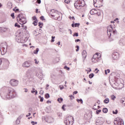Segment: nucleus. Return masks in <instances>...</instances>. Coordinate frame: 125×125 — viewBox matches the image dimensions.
I'll list each match as a JSON object with an SVG mask.
<instances>
[{"instance_id": "f257e3e1", "label": "nucleus", "mask_w": 125, "mask_h": 125, "mask_svg": "<svg viewBox=\"0 0 125 125\" xmlns=\"http://www.w3.org/2000/svg\"><path fill=\"white\" fill-rule=\"evenodd\" d=\"M15 96H16L15 90L11 88H8V93L6 95V98H7V99H11V98H14Z\"/></svg>"}, {"instance_id": "f03ea898", "label": "nucleus", "mask_w": 125, "mask_h": 125, "mask_svg": "<svg viewBox=\"0 0 125 125\" xmlns=\"http://www.w3.org/2000/svg\"><path fill=\"white\" fill-rule=\"evenodd\" d=\"M85 5V2L83 0H78L74 3V6L77 9H81Z\"/></svg>"}, {"instance_id": "7ed1b4c3", "label": "nucleus", "mask_w": 125, "mask_h": 125, "mask_svg": "<svg viewBox=\"0 0 125 125\" xmlns=\"http://www.w3.org/2000/svg\"><path fill=\"white\" fill-rule=\"evenodd\" d=\"M7 50V43L6 42H3L0 44V50L1 52V54L2 55H4L6 53Z\"/></svg>"}, {"instance_id": "20e7f679", "label": "nucleus", "mask_w": 125, "mask_h": 125, "mask_svg": "<svg viewBox=\"0 0 125 125\" xmlns=\"http://www.w3.org/2000/svg\"><path fill=\"white\" fill-rule=\"evenodd\" d=\"M115 35H117V30H114L112 25H109L107 27V36L110 37L111 36H114Z\"/></svg>"}, {"instance_id": "39448f33", "label": "nucleus", "mask_w": 125, "mask_h": 125, "mask_svg": "<svg viewBox=\"0 0 125 125\" xmlns=\"http://www.w3.org/2000/svg\"><path fill=\"white\" fill-rule=\"evenodd\" d=\"M17 19L18 21L19 20L20 22H21V23H20V24L21 25H23V24H26V23H27L26 18L23 17V14H19L17 18Z\"/></svg>"}, {"instance_id": "423d86ee", "label": "nucleus", "mask_w": 125, "mask_h": 125, "mask_svg": "<svg viewBox=\"0 0 125 125\" xmlns=\"http://www.w3.org/2000/svg\"><path fill=\"white\" fill-rule=\"evenodd\" d=\"M101 57V55H100V53H96L92 58V62L93 63H97V62H99Z\"/></svg>"}, {"instance_id": "0eeeda50", "label": "nucleus", "mask_w": 125, "mask_h": 125, "mask_svg": "<svg viewBox=\"0 0 125 125\" xmlns=\"http://www.w3.org/2000/svg\"><path fill=\"white\" fill-rule=\"evenodd\" d=\"M73 119L74 118L72 116H68L64 121V124L66 125H73V124H74V122H73Z\"/></svg>"}, {"instance_id": "6e6552de", "label": "nucleus", "mask_w": 125, "mask_h": 125, "mask_svg": "<svg viewBox=\"0 0 125 125\" xmlns=\"http://www.w3.org/2000/svg\"><path fill=\"white\" fill-rule=\"evenodd\" d=\"M114 125H124V120L120 117L116 118L114 122Z\"/></svg>"}, {"instance_id": "1a4fd4ad", "label": "nucleus", "mask_w": 125, "mask_h": 125, "mask_svg": "<svg viewBox=\"0 0 125 125\" xmlns=\"http://www.w3.org/2000/svg\"><path fill=\"white\" fill-rule=\"evenodd\" d=\"M19 83V81L17 80L12 79L10 81V84L12 86H17Z\"/></svg>"}, {"instance_id": "9d476101", "label": "nucleus", "mask_w": 125, "mask_h": 125, "mask_svg": "<svg viewBox=\"0 0 125 125\" xmlns=\"http://www.w3.org/2000/svg\"><path fill=\"white\" fill-rule=\"evenodd\" d=\"M45 121L48 124H52V123H53L54 120L52 117L48 116L45 118Z\"/></svg>"}, {"instance_id": "9b49d317", "label": "nucleus", "mask_w": 125, "mask_h": 125, "mask_svg": "<svg viewBox=\"0 0 125 125\" xmlns=\"http://www.w3.org/2000/svg\"><path fill=\"white\" fill-rule=\"evenodd\" d=\"M112 57L113 60H117V59H119V53H118L117 52H114L112 53Z\"/></svg>"}, {"instance_id": "f8f14e48", "label": "nucleus", "mask_w": 125, "mask_h": 125, "mask_svg": "<svg viewBox=\"0 0 125 125\" xmlns=\"http://www.w3.org/2000/svg\"><path fill=\"white\" fill-rule=\"evenodd\" d=\"M105 123V120H104V119L103 118H100L99 120H97L96 122V124L97 125H102Z\"/></svg>"}, {"instance_id": "ddd939ff", "label": "nucleus", "mask_w": 125, "mask_h": 125, "mask_svg": "<svg viewBox=\"0 0 125 125\" xmlns=\"http://www.w3.org/2000/svg\"><path fill=\"white\" fill-rule=\"evenodd\" d=\"M30 66H31V63L29 62H25L22 64V67H23V68H29Z\"/></svg>"}, {"instance_id": "4468645a", "label": "nucleus", "mask_w": 125, "mask_h": 125, "mask_svg": "<svg viewBox=\"0 0 125 125\" xmlns=\"http://www.w3.org/2000/svg\"><path fill=\"white\" fill-rule=\"evenodd\" d=\"M6 30H7V28L5 27H0V35H2L3 33L6 32Z\"/></svg>"}, {"instance_id": "2eb2a0df", "label": "nucleus", "mask_w": 125, "mask_h": 125, "mask_svg": "<svg viewBox=\"0 0 125 125\" xmlns=\"http://www.w3.org/2000/svg\"><path fill=\"white\" fill-rule=\"evenodd\" d=\"M94 1V5L95 6V3H97L98 4H100V3H102L103 2V0H93Z\"/></svg>"}, {"instance_id": "dca6fc26", "label": "nucleus", "mask_w": 125, "mask_h": 125, "mask_svg": "<svg viewBox=\"0 0 125 125\" xmlns=\"http://www.w3.org/2000/svg\"><path fill=\"white\" fill-rule=\"evenodd\" d=\"M86 56H87V54L86 53V51L83 50L82 52V57L83 58H84L83 61H84V59L86 58Z\"/></svg>"}, {"instance_id": "f3484780", "label": "nucleus", "mask_w": 125, "mask_h": 125, "mask_svg": "<svg viewBox=\"0 0 125 125\" xmlns=\"http://www.w3.org/2000/svg\"><path fill=\"white\" fill-rule=\"evenodd\" d=\"M90 14H91V15H93L97 13V11L95 9H92L90 10Z\"/></svg>"}, {"instance_id": "a211bd4d", "label": "nucleus", "mask_w": 125, "mask_h": 125, "mask_svg": "<svg viewBox=\"0 0 125 125\" xmlns=\"http://www.w3.org/2000/svg\"><path fill=\"white\" fill-rule=\"evenodd\" d=\"M7 6L9 9H11L12 7V3L11 2H8L7 4Z\"/></svg>"}, {"instance_id": "6ab92c4d", "label": "nucleus", "mask_w": 125, "mask_h": 125, "mask_svg": "<svg viewBox=\"0 0 125 125\" xmlns=\"http://www.w3.org/2000/svg\"><path fill=\"white\" fill-rule=\"evenodd\" d=\"M109 102H110V100L109 99V98H106L104 101V104H108V103H109Z\"/></svg>"}, {"instance_id": "aec40b11", "label": "nucleus", "mask_w": 125, "mask_h": 125, "mask_svg": "<svg viewBox=\"0 0 125 125\" xmlns=\"http://www.w3.org/2000/svg\"><path fill=\"white\" fill-rule=\"evenodd\" d=\"M18 42H21V43H24V42H26V41H25V39L21 38L20 40H19L18 41Z\"/></svg>"}, {"instance_id": "412c9836", "label": "nucleus", "mask_w": 125, "mask_h": 125, "mask_svg": "<svg viewBox=\"0 0 125 125\" xmlns=\"http://www.w3.org/2000/svg\"><path fill=\"white\" fill-rule=\"evenodd\" d=\"M35 95H37L38 94V91L35 90V88H32V90L31 91V93H35Z\"/></svg>"}, {"instance_id": "4be33fe9", "label": "nucleus", "mask_w": 125, "mask_h": 125, "mask_svg": "<svg viewBox=\"0 0 125 125\" xmlns=\"http://www.w3.org/2000/svg\"><path fill=\"white\" fill-rule=\"evenodd\" d=\"M21 120L19 119L18 118H17V119L16 121V125H20V122H21Z\"/></svg>"}, {"instance_id": "5701e85b", "label": "nucleus", "mask_w": 125, "mask_h": 125, "mask_svg": "<svg viewBox=\"0 0 125 125\" xmlns=\"http://www.w3.org/2000/svg\"><path fill=\"white\" fill-rule=\"evenodd\" d=\"M38 22H39V20H38L34 21L33 22V25L34 26H37V25H38Z\"/></svg>"}, {"instance_id": "b1692460", "label": "nucleus", "mask_w": 125, "mask_h": 125, "mask_svg": "<svg viewBox=\"0 0 125 125\" xmlns=\"http://www.w3.org/2000/svg\"><path fill=\"white\" fill-rule=\"evenodd\" d=\"M103 113H106L108 112V108H104L103 109Z\"/></svg>"}, {"instance_id": "393cba45", "label": "nucleus", "mask_w": 125, "mask_h": 125, "mask_svg": "<svg viewBox=\"0 0 125 125\" xmlns=\"http://www.w3.org/2000/svg\"><path fill=\"white\" fill-rule=\"evenodd\" d=\"M62 101H63V98H59L57 99V102H59V103H61L62 102Z\"/></svg>"}, {"instance_id": "a878e982", "label": "nucleus", "mask_w": 125, "mask_h": 125, "mask_svg": "<svg viewBox=\"0 0 125 125\" xmlns=\"http://www.w3.org/2000/svg\"><path fill=\"white\" fill-rule=\"evenodd\" d=\"M76 101H77V102H78V103H80V102H81V104H83V99H77Z\"/></svg>"}, {"instance_id": "bb28decb", "label": "nucleus", "mask_w": 125, "mask_h": 125, "mask_svg": "<svg viewBox=\"0 0 125 125\" xmlns=\"http://www.w3.org/2000/svg\"><path fill=\"white\" fill-rule=\"evenodd\" d=\"M29 38H30V35L27 34V36L24 38V42H27Z\"/></svg>"}, {"instance_id": "cd10ccee", "label": "nucleus", "mask_w": 125, "mask_h": 125, "mask_svg": "<svg viewBox=\"0 0 125 125\" xmlns=\"http://www.w3.org/2000/svg\"><path fill=\"white\" fill-rule=\"evenodd\" d=\"M94 77V74L91 73L89 75V79H92Z\"/></svg>"}, {"instance_id": "c85d7f7f", "label": "nucleus", "mask_w": 125, "mask_h": 125, "mask_svg": "<svg viewBox=\"0 0 125 125\" xmlns=\"http://www.w3.org/2000/svg\"><path fill=\"white\" fill-rule=\"evenodd\" d=\"M24 113H22L18 117V118L20 119V120H21V119L24 117Z\"/></svg>"}, {"instance_id": "c756f323", "label": "nucleus", "mask_w": 125, "mask_h": 125, "mask_svg": "<svg viewBox=\"0 0 125 125\" xmlns=\"http://www.w3.org/2000/svg\"><path fill=\"white\" fill-rule=\"evenodd\" d=\"M50 97V96L49 95V94L46 93V94L45 95V98L46 99H48V98H49Z\"/></svg>"}, {"instance_id": "7c9ffc66", "label": "nucleus", "mask_w": 125, "mask_h": 125, "mask_svg": "<svg viewBox=\"0 0 125 125\" xmlns=\"http://www.w3.org/2000/svg\"><path fill=\"white\" fill-rule=\"evenodd\" d=\"M39 48H36V50L34 51L33 53H34V54H38V52H39Z\"/></svg>"}, {"instance_id": "2f4dec72", "label": "nucleus", "mask_w": 125, "mask_h": 125, "mask_svg": "<svg viewBox=\"0 0 125 125\" xmlns=\"http://www.w3.org/2000/svg\"><path fill=\"white\" fill-rule=\"evenodd\" d=\"M15 27H17V28H21V27L20 25L18 24V23H17V22L15 23Z\"/></svg>"}, {"instance_id": "473e14b6", "label": "nucleus", "mask_w": 125, "mask_h": 125, "mask_svg": "<svg viewBox=\"0 0 125 125\" xmlns=\"http://www.w3.org/2000/svg\"><path fill=\"white\" fill-rule=\"evenodd\" d=\"M51 13H55L57 15V12L55 11L54 9L51 10Z\"/></svg>"}, {"instance_id": "72a5a7b5", "label": "nucleus", "mask_w": 125, "mask_h": 125, "mask_svg": "<svg viewBox=\"0 0 125 125\" xmlns=\"http://www.w3.org/2000/svg\"><path fill=\"white\" fill-rule=\"evenodd\" d=\"M118 110L116 109L115 111H113L112 113H113V114H114V115H117V114H118Z\"/></svg>"}, {"instance_id": "f704fd0d", "label": "nucleus", "mask_w": 125, "mask_h": 125, "mask_svg": "<svg viewBox=\"0 0 125 125\" xmlns=\"http://www.w3.org/2000/svg\"><path fill=\"white\" fill-rule=\"evenodd\" d=\"M39 98L40 99L41 102H42L43 101V97H42V96H39Z\"/></svg>"}, {"instance_id": "c9c22d12", "label": "nucleus", "mask_w": 125, "mask_h": 125, "mask_svg": "<svg viewBox=\"0 0 125 125\" xmlns=\"http://www.w3.org/2000/svg\"><path fill=\"white\" fill-rule=\"evenodd\" d=\"M101 112V109H100V110H97L96 111V114L97 115H99V113Z\"/></svg>"}, {"instance_id": "e433bc0d", "label": "nucleus", "mask_w": 125, "mask_h": 125, "mask_svg": "<svg viewBox=\"0 0 125 125\" xmlns=\"http://www.w3.org/2000/svg\"><path fill=\"white\" fill-rule=\"evenodd\" d=\"M76 48H77L76 49V51L77 52H78V51H79V50H80V46H79V45H77V46H76Z\"/></svg>"}, {"instance_id": "4c0bfd02", "label": "nucleus", "mask_w": 125, "mask_h": 125, "mask_svg": "<svg viewBox=\"0 0 125 125\" xmlns=\"http://www.w3.org/2000/svg\"><path fill=\"white\" fill-rule=\"evenodd\" d=\"M73 37H79V33L75 32L73 34Z\"/></svg>"}, {"instance_id": "58836bf2", "label": "nucleus", "mask_w": 125, "mask_h": 125, "mask_svg": "<svg viewBox=\"0 0 125 125\" xmlns=\"http://www.w3.org/2000/svg\"><path fill=\"white\" fill-rule=\"evenodd\" d=\"M42 22H39L38 23V26L40 27V28H42Z\"/></svg>"}, {"instance_id": "ea45409f", "label": "nucleus", "mask_w": 125, "mask_h": 125, "mask_svg": "<svg viewBox=\"0 0 125 125\" xmlns=\"http://www.w3.org/2000/svg\"><path fill=\"white\" fill-rule=\"evenodd\" d=\"M54 39H55V36H52V40L51 41V42H54Z\"/></svg>"}, {"instance_id": "a19ab883", "label": "nucleus", "mask_w": 125, "mask_h": 125, "mask_svg": "<svg viewBox=\"0 0 125 125\" xmlns=\"http://www.w3.org/2000/svg\"><path fill=\"white\" fill-rule=\"evenodd\" d=\"M64 69H66L67 71H70V67H68L67 66H64Z\"/></svg>"}, {"instance_id": "79ce46f5", "label": "nucleus", "mask_w": 125, "mask_h": 125, "mask_svg": "<svg viewBox=\"0 0 125 125\" xmlns=\"http://www.w3.org/2000/svg\"><path fill=\"white\" fill-rule=\"evenodd\" d=\"M111 98L112 100H115V99H116V96H115L114 95H112L111 96Z\"/></svg>"}, {"instance_id": "37998d69", "label": "nucleus", "mask_w": 125, "mask_h": 125, "mask_svg": "<svg viewBox=\"0 0 125 125\" xmlns=\"http://www.w3.org/2000/svg\"><path fill=\"white\" fill-rule=\"evenodd\" d=\"M79 26H80V23H75V27H79Z\"/></svg>"}, {"instance_id": "c03bdc74", "label": "nucleus", "mask_w": 125, "mask_h": 125, "mask_svg": "<svg viewBox=\"0 0 125 125\" xmlns=\"http://www.w3.org/2000/svg\"><path fill=\"white\" fill-rule=\"evenodd\" d=\"M37 77L38 78H39V79H40V80H42V75H38Z\"/></svg>"}, {"instance_id": "a18cd8bd", "label": "nucleus", "mask_w": 125, "mask_h": 125, "mask_svg": "<svg viewBox=\"0 0 125 125\" xmlns=\"http://www.w3.org/2000/svg\"><path fill=\"white\" fill-rule=\"evenodd\" d=\"M11 17H12L13 19H14V18H15V17H14V13H12L11 14Z\"/></svg>"}, {"instance_id": "49530a36", "label": "nucleus", "mask_w": 125, "mask_h": 125, "mask_svg": "<svg viewBox=\"0 0 125 125\" xmlns=\"http://www.w3.org/2000/svg\"><path fill=\"white\" fill-rule=\"evenodd\" d=\"M125 98L122 99V100H121V103H122L123 104H124V103H125Z\"/></svg>"}, {"instance_id": "de8ad7c7", "label": "nucleus", "mask_w": 125, "mask_h": 125, "mask_svg": "<svg viewBox=\"0 0 125 125\" xmlns=\"http://www.w3.org/2000/svg\"><path fill=\"white\" fill-rule=\"evenodd\" d=\"M34 61H35V63L36 64H39V61L38 62V60H37V59H35L34 60Z\"/></svg>"}, {"instance_id": "09e8293b", "label": "nucleus", "mask_w": 125, "mask_h": 125, "mask_svg": "<svg viewBox=\"0 0 125 125\" xmlns=\"http://www.w3.org/2000/svg\"><path fill=\"white\" fill-rule=\"evenodd\" d=\"M64 2L65 3H69L70 2V0H65Z\"/></svg>"}, {"instance_id": "8fccbe9b", "label": "nucleus", "mask_w": 125, "mask_h": 125, "mask_svg": "<svg viewBox=\"0 0 125 125\" xmlns=\"http://www.w3.org/2000/svg\"><path fill=\"white\" fill-rule=\"evenodd\" d=\"M59 87L60 88L61 90H62V89H64V87H63V86H62V87H61V85L59 86Z\"/></svg>"}, {"instance_id": "3c124183", "label": "nucleus", "mask_w": 125, "mask_h": 125, "mask_svg": "<svg viewBox=\"0 0 125 125\" xmlns=\"http://www.w3.org/2000/svg\"><path fill=\"white\" fill-rule=\"evenodd\" d=\"M62 110H63V111H65V105L63 104L62 107Z\"/></svg>"}, {"instance_id": "603ef678", "label": "nucleus", "mask_w": 125, "mask_h": 125, "mask_svg": "<svg viewBox=\"0 0 125 125\" xmlns=\"http://www.w3.org/2000/svg\"><path fill=\"white\" fill-rule=\"evenodd\" d=\"M33 20L36 21L37 20V17L36 16H34L32 17Z\"/></svg>"}, {"instance_id": "864d4df0", "label": "nucleus", "mask_w": 125, "mask_h": 125, "mask_svg": "<svg viewBox=\"0 0 125 125\" xmlns=\"http://www.w3.org/2000/svg\"><path fill=\"white\" fill-rule=\"evenodd\" d=\"M96 14H97V15H98V16H100L101 14L100 12H98L97 11V13Z\"/></svg>"}, {"instance_id": "5fc2aeb1", "label": "nucleus", "mask_w": 125, "mask_h": 125, "mask_svg": "<svg viewBox=\"0 0 125 125\" xmlns=\"http://www.w3.org/2000/svg\"><path fill=\"white\" fill-rule=\"evenodd\" d=\"M81 42V40L80 39L75 40V42Z\"/></svg>"}, {"instance_id": "6e6d98bb", "label": "nucleus", "mask_w": 125, "mask_h": 125, "mask_svg": "<svg viewBox=\"0 0 125 125\" xmlns=\"http://www.w3.org/2000/svg\"><path fill=\"white\" fill-rule=\"evenodd\" d=\"M40 19H41V20H44V17L42 16H41V17H40Z\"/></svg>"}, {"instance_id": "4d7b16f0", "label": "nucleus", "mask_w": 125, "mask_h": 125, "mask_svg": "<svg viewBox=\"0 0 125 125\" xmlns=\"http://www.w3.org/2000/svg\"><path fill=\"white\" fill-rule=\"evenodd\" d=\"M37 3L40 4L42 2V1L41 0H37Z\"/></svg>"}, {"instance_id": "13d9d810", "label": "nucleus", "mask_w": 125, "mask_h": 125, "mask_svg": "<svg viewBox=\"0 0 125 125\" xmlns=\"http://www.w3.org/2000/svg\"><path fill=\"white\" fill-rule=\"evenodd\" d=\"M40 94H43V91H42V90H41L40 91Z\"/></svg>"}, {"instance_id": "bf43d9fd", "label": "nucleus", "mask_w": 125, "mask_h": 125, "mask_svg": "<svg viewBox=\"0 0 125 125\" xmlns=\"http://www.w3.org/2000/svg\"><path fill=\"white\" fill-rule=\"evenodd\" d=\"M22 28H23V29L24 30H26V29H27V26H24V25H22Z\"/></svg>"}, {"instance_id": "052dcab7", "label": "nucleus", "mask_w": 125, "mask_h": 125, "mask_svg": "<svg viewBox=\"0 0 125 125\" xmlns=\"http://www.w3.org/2000/svg\"><path fill=\"white\" fill-rule=\"evenodd\" d=\"M70 98H71V99H73L75 98V97L73 95L70 96Z\"/></svg>"}, {"instance_id": "680f3d73", "label": "nucleus", "mask_w": 125, "mask_h": 125, "mask_svg": "<svg viewBox=\"0 0 125 125\" xmlns=\"http://www.w3.org/2000/svg\"><path fill=\"white\" fill-rule=\"evenodd\" d=\"M31 124H32V125H35V121H32V122H31Z\"/></svg>"}, {"instance_id": "e2e57ef3", "label": "nucleus", "mask_w": 125, "mask_h": 125, "mask_svg": "<svg viewBox=\"0 0 125 125\" xmlns=\"http://www.w3.org/2000/svg\"><path fill=\"white\" fill-rule=\"evenodd\" d=\"M78 93V91H75L74 92H73V94H77Z\"/></svg>"}, {"instance_id": "0e129e2a", "label": "nucleus", "mask_w": 125, "mask_h": 125, "mask_svg": "<svg viewBox=\"0 0 125 125\" xmlns=\"http://www.w3.org/2000/svg\"><path fill=\"white\" fill-rule=\"evenodd\" d=\"M87 69H89V73H90L91 72V68H87Z\"/></svg>"}, {"instance_id": "69168bd1", "label": "nucleus", "mask_w": 125, "mask_h": 125, "mask_svg": "<svg viewBox=\"0 0 125 125\" xmlns=\"http://www.w3.org/2000/svg\"><path fill=\"white\" fill-rule=\"evenodd\" d=\"M104 73H105V75H108V73H107V70H104Z\"/></svg>"}, {"instance_id": "338daca9", "label": "nucleus", "mask_w": 125, "mask_h": 125, "mask_svg": "<svg viewBox=\"0 0 125 125\" xmlns=\"http://www.w3.org/2000/svg\"><path fill=\"white\" fill-rule=\"evenodd\" d=\"M68 31L70 32V34L72 35V30L71 29H68Z\"/></svg>"}, {"instance_id": "774afa93", "label": "nucleus", "mask_w": 125, "mask_h": 125, "mask_svg": "<svg viewBox=\"0 0 125 125\" xmlns=\"http://www.w3.org/2000/svg\"><path fill=\"white\" fill-rule=\"evenodd\" d=\"M110 69H107L106 70V72H107V73H110Z\"/></svg>"}]
</instances>
